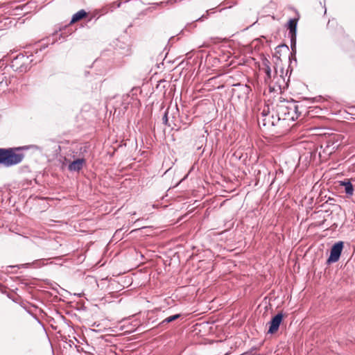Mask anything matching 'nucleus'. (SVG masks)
Instances as JSON below:
<instances>
[{
  "mask_svg": "<svg viewBox=\"0 0 355 355\" xmlns=\"http://www.w3.org/2000/svg\"><path fill=\"white\" fill-rule=\"evenodd\" d=\"M88 16V12H87L85 10L82 9L75 13L72 17L71 19L69 24V25H71L73 24H75L85 18H86Z\"/></svg>",
  "mask_w": 355,
  "mask_h": 355,
  "instance_id": "nucleus-10",
  "label": "nucleus"
},
{
  "mask_svg": "<svg viewBox=\"0 0 355 355\" xmlns=\"http://www.w3.org/2000/svg\"><path fill=\"white\" fill-rule=\"evenodd\" d=\"M33 55L32 54L27 55L24 53H19L15 57L12 58L10 67L13 71L18 73H26L31 69L32 63L33 62Z\"/></svg>",
  "mask_w": 355,
  "mask_h": 355,
  "instance_id": "nucleus-3",
  "label": "nucleus"
},
{
  "mask_svg": "<svg viewBox=\"0 0 355 355\" xmlns=\"http://www.w3.org/2000/svg\"><path fill=\"white\" fill-rule=\"evenodd\" d=\"M297 19H291L288 21L287 28L288 29V37L291 39V52L290 53L289 60L291 62V60L293 59L295 62L297 61L295 54H296V35H297Z\"/></svg>",
  "mask_w": 355,
  "mask_h": 355,
  "instance_id": "nucleus-4",
  "label": "nucleus"
},
{
  "mask_svg": "<svg viewBox=\"0 0 355 355\" xmlns=\"http://www.w3.org/2000/svg\"><path fill=\"white\" fill-rule=\"evenodd\" d=\"M47 40H49V42H50L51 37H48Z\"/></svg>",
  "mask_w": 355,
  "mask_h": 355,
  "instance_id": "nucleus-23",
  "label": "nucleus"
},
{
  "mask_svg": "<svg viewBox=\"0 0 355 355\" xmlns=\"http://www.w3.org/2000/svg\"><path fill=\"white\" fill-rule=\"evenodd\" d=\"M58 31H55V32L52 34V36H51V37H54L55 36H56V35H57V34H58ZM58 40L57 38H55V39L53 38L51 42V44H54L55 42H57Z\"/></svg>",
  "mask_w": 355,
  "mask_h": 355,
  "instance_id": "nucleus-20",
  "label": "nucleus"
},
{
  "mask_svg": "<svg viewBox=\"0 0 355 355\" xmlns=\"http://www.w3.org/2000/svg\"><path fill=\"white\" fill-rule=\"evenodd\" d=\"M337 140L336 141H332L331 139L328 141L327 148H331V150L329 152V154L338 148L340 144H337Z\"/></svg>",
  "mask_w": 355,
  "mask_h": 355,
  "instance_id": "nucleus-16",
  "label": "nucleus"
},
{
  "mask_svg": "<svg viewBox=\"0 0 355 355\" xmlns=\"http://www.w3.org/2000/svg\"><path fill=\"white\" fill-rule=\"evenodd\" d=\"M121 0H120L119 1H116V2H114L112 6H111V8H119L121 6Z\"/></svg>",
  "mask_w": 355,
  "mask_h": 355,
  "instance_id": "nucleus-18",
  "label": "nucleus"
},
{
  "mask_svg": "<svg viewBox=\"0 0 355 355\" xmlns=\"http://www.w3.org/2000/svg\"><path fill=\"white\" fill-rule=\"evenodd\" d=\"M305 106L299 102L294 101H288L285 99L280 101L276 105V116H272L271 125L274 126L279 121H294L298 119Z\"/></svg>",
  "mask_w": 355,
  "mask_h": 355,
  "instance_id": "nucleus-1",
  "label": "nucleus"
},
{
  "mask_svg": "<svg viewBox=\"0 0 355 355\" xmlns=\"http://www.w3.org/2000/svg\"><path fill=\"white\" fill-rule=\"evenodd\" d=\"M270 64V61L268 59L265 58L264 60H263V61H262V65H263L262 69L266 73V76H267V78L268 79H270L272 78V71H271Z\"/></svg>",
  "mask_w": 355,
  "mask_h": 355,
  "instance_id": "nucleus-11",
  "label": "nucleus"
},
{
  "mask_svg": "<svg viewBox=\"0 0 355 355\" xmlns=\"http://www.w3.org/2000/svg\"><path fill=\"white\" fill-rule=\"evenodd\" d=\"M181 316L180 314H175V315H171V316H169L166 318H165L164 320H163L159 324V327H164L166 324H168V323L171 322H173L175 321V320L180 318Z\"/></svg>",
  "mask_w": 355,
  "mask_h": 355,
  "instance_id": "nucleus-12",
  "label": "nucleus"
},
{
  "mask_svg": "<svg viewBox=\"0 0 355 355\" xmlns=\"http://www.w3.org/2000/svg\"><path fill=\"white\" fill-rule=\"evenodd\" d=\"M243 89L244 90V93H245V94H248L250 90V87H248L247 85H244Z\"/></svg>",
  "mask_w": 355,
  "mask_h": 355,
  "instance_id": "nucleus-21",
  "label": "nucleus"
},
{
  "mask_svg": "<svg viewBox=\"0 0 355 355\" xmlns=\"http://www.w3.org/2000/svg\"><path fill=\"white\" fill-rule=\"evenodd\" d=\"M12 78L13 77L6 76L5 72L0 70V92L2 91L4 92L7 89Z\"/></svg>",
  "mask_w": 355,
  "mask_h": 355,
  "instance_id": "nucleus-9",
  "label": "nucleus"
},
{
  "mask_svg": "<svg viewBox=\"0 0 355 355\" xmlns=\"http://www.w3.org/2000/svg\"><path fill=\"white\" fill-rule=\"evenodd\" d=\"M343 247L344 243L343 241H338L332 245L330 250V255L327 261V263H335L339 260Z\"/></svg>",
  "mask_w": 355,
  "mask_h": 355,
  "instance_id": "nucleus-6",
  "label": "nucleus"
},
{
  "mask_svg": "<svg viewBox=\"0 0 355 355\" xmlns=\"http://www.w3.org/2000/svg\"><path fill=\"white\" fill-rule=\"evenodd\" d=\"M276 51H275V57L277 58V59H279L280 58V55H281V52L282 51H284L285 53H288L289 52V48L287 45L286 44H281V45H279L277 48H276Z\"/></svg>",
  "mask_w": 355,
  "mask_h": 355,
  "instance_id": "nucleus-14",
  "label": "nucleus"
},
{
  "mask_svg": "<svg viewBox=\"0 0 355 355\" xmlns=\"http://www.w3.org/2000/svg\"><path fill=\"white\" fill-rule=\"evenodd\" d=\"M87 146H83L80 148V154L79 156L80 157L74 159L68 165V170L71 172H79L86 164V159L84 157V153L87 152Z\"/></svg>",
  "mask_w": 355,
  "mask_h": 355,
  "instance_id": "nucleus-5",
  "label": "nucleus"
},
{
  "mask_svg": "<svg viewBox=\"0 0 355 355\" xmlns=\"http://www.w3.org/2000/svg\"><path fill=\"white\" fill-rule=\"evenodd\" d=\"M67 26H64L63 27H60L59 28V31H60L62 32L60 35H59V40H60L61 38H62L63 40H65L66 37H67L69 35H71L72 33L71 31H67Z\"/></svg>",
  "mask_w": 355,
  "mask_h": 355,
  "instance_id": "nucleus-15",
  "label": "nucleus"
},
{
  "mask_svg": "<svg viewBox=\"0 0 355 355\" xmlns=\"http://www.w3.org/2000/svg\"><path fill=\"white\" fill-rule=\"evenodd\" d=\"M269 112V108L267 106L266 108H264L263 111L261 112L262 119L261 121L260 120V117H258V123L259 125H261V123H262L263 126H266L271 125V121L273 120L272 116H275L274 115H272L271 116H268Z\"/></svg>",
  "mask_w": 355,
  "mask_h": 355,
  "instance_id": "nucleus-8",
  "label": "nucleus"
},
{
  "mask_svg": "<svg viewBox=\"0 0 355 355\" xmlns=\"http://www.w3.org/2000/svg\"><path fill=\"white\" fill-rule=\"evenodd\" d=\"M162 121H163V123L165 124V125H167L168 123V111L166 110L164 113V115L162 118Z\"/></svg>",
  "mask_w": 355,
  "mask_h": 355,
  "instance_id": "nucleus-19",
  "label": "nucleus"
},
{
  "mask_svg": "<svg viewBox=\"0 0 355 355\" xmlns=\"http://www.w3.org/2000/svg\"><path fill=\"white\" fill-rule=\"evenodd\" d=\"M28 149V146L5 148L3 166L10 167L21 163L25 157L23 151Z\"/></svg>",
  "mask_w": 355,
  "mask_h": 355,
  "instance_id": "nucleus-2",
  "label": "nucleus"
},
{
  "mask_svg": "<svg viewBox=\"0 0 355 355\" xmlns=\"http://www.w3.org/2000/svg\"><path fill=\"white\" fill-rule=\"evenodd\" d=\"M283 318L284 315L282 313H279L272 318L271 320L268 323L269 325L268 334H273L277 331Z\"/></svg>",
  "mask_w": 355,
  "mask_h": 355,
  "instance_id": "nucleus-7",
  "label": "nucleus"
},
{
  "mask_svg": "<svg viewBox=\"0 0 355 355\" xmlns=\"http://www.w3.org/2000/svg\"><path fill=\"white\" fill-rule=\"evenodd\" d=\"M341 185L344 186L345 191L347 195L352 196L353 194L354 187L349 181L341 182Z\"/></svg>",
  "mask_w": 355,
  "mask_h": 355,
  "instance_id": "nucleus-13",
  "label": "nucleus"
},
{
  "mask_svg": "<svg viewBox=\"0 0 355 355\" xmlns=\"http://www.w3.org/2000/svg\"><path fill=\"white\" fill-rule=\"evenodd\" d=\"M207 17V15H202L201 17L198 18V19H196V21H202L204 18H206Z\"/></svg>",
  "mask_w": 355,
  "mask_h": 355,
  "instance_id": "nucleus-22",
  "label": "nucleus"
},
{
  "mask_svg": "<svg viewBox=\"0 0 355 355\" xmlns=\"http://www.w3.org/2000/svg\"><path fill=\"white\" fill-rule=\"evenodd\" d=\"M4 150L5 148H0V165L1 166L4 164Z\"/></svg>",
  "mask_w": 355,
  "mask_h": 355,
  "instance_id": "nucleus-17",
  "label": "nucleus"
}]
</instances>
